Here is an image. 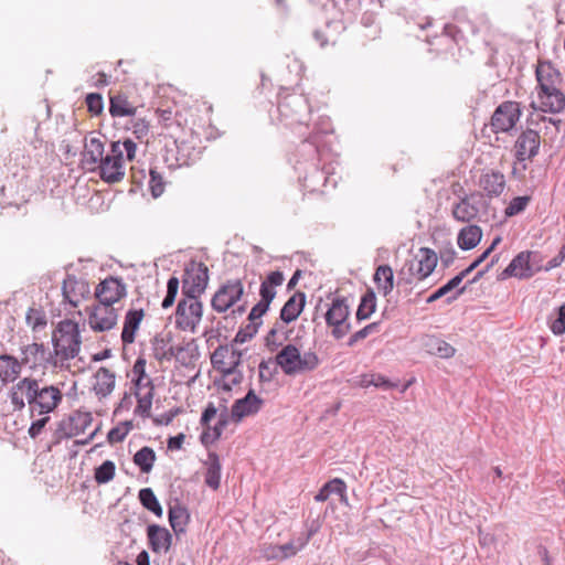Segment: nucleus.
<instances>
[{"mask_svg":"<svg viewBox=\"0 0 565 565\" xmlns=\"http://www.w3.org/2000/svg\"><path fill=\"white\" fill-rule=\"evenodd\" d=\"M374 282L377 285V289L383 296H387L392 292L394 287V274L393 269L388 265H381L374 273Z\"/></svg>","mask_w":565,"mask_h":565,"instance_id":"36","label":"nucleus"},{"mask_svg":"<svg viewBox=\"0 0 565 565\" xmlns=\"http://www.w3.org/2000/svg\"><path fill=\"white\" fill-rule=\"evenodd\" d=\"M154 113L158 117V121L168 130L170 137L171 132L180 134L183 131L179 111H173L172 108L168 107L164 109L157 108Z\"/></svg>","mask_w":565,"mask_h":565,"instance_id":"33","label":"nucleus"},{"mask_svg":"<svg viewBox=\"0 0 565 565\" xmlns=\"http://www.w3.org/2000/svg\"><path fill=\"white\" fill-rule=\"evenodd\" d=\"M478 185L480 189H482L484 198H498L505 189V177L500 171L486 170L481 173Z\"/></svg>","mask_w":565,"mask_h":565,"instance_id":"21","label":"nucleus"},{"mask_svg":"<svg viewBox=\"0 0 565 565\" xmlns=\"http://www.w3.org/2000/svg\"><path fill=\"white\" fill-rule=\"evenodd\" d=\"M222 374V388L231 391L233 386L239 385L243 381V373L238 369H225Z\"/></svg>","mask_w":565,"mask_h":565,"instance_id":"46","label":"nucleus"},{"mask_svg":"<svg viewBox=\"0 0 565 565\" xmlns=\"http://www.w3.org/2000/svg\"><path fill=\"white\" fill-rule=\"evenodd\" d=\"M109 113L113 117H131L136 115L137 106L125 94H115L109 98Z\"/></svg>","mask_w":565,"mask_h":565,"instance_id":"30","label":"nucleus"},{"mask_svg":"<svg viewBox=\"0 0 565 565\" xmlns=\"http://www.w3.org/2000/svg\"><path fill=\"white\" fill-rule=\"evenodd\" d=\"M209 282V268L194 259L186 263L182 276V296L200 299Z\"/></svg>","mask_w":565,"mask_h":565,"instance_id":"7","label":"nucleus"},{"mask_svg":"<svg viewBox=\"0 0 565 565\" xmlns=\"http://www.w3.org/2000/svg\"><path fill=\"white\" fill-rule=\"evenodd\" d=\"M189 521L190 514L185 507L174 504L169 508V522L175 535H180L185 532Z\"/></svg>","mask_w":565,"mask_h":565,"instance_id":"35","label":"nucleus"},{"mask_svg":"<svg viewBox=\"0 0 565 565\" xmlns=\"http://www.w3.org/2000/svg\"><path fill=\"white\" fill-rule=\"evenodd\" d=\"M95 377L94 390L96 395L103 397L109 395L115 387V374L103 366L97 371Z\"/></svg>","mask_w":565,"mask_h":565,"instance_id":"37","label":"nucleus"},{"mask_svg":"<svg viewBox=\"0 0 565 565\" xmlns=\"http://www.w3.org/2000/svg\"><path fill=\"white\" fill-rule=\"evenodd\" d=\"M541 145V137L534 129L523 130L514 142V156L519 162L532 161L537 154Z\"/></svg>","mask_w":565,"mask_h":565,"instance_id":"15","label":"nucleus"},{"mask_svg":"<svg viewBox=\"0 0 565 565\" xmlns=\"http://www.w3.org/2000/svg\"><path fill=\"white\" fill-rule=\"evenodd\" d=\"M49 420H50V416L46 415L42 418H39V419L32 422L29 427V431H28L30 437L36 438L42 433L43 428L49 423Z\"/></svg>","mask_w":565,"mask_h":565,"instance_id":"59","label":"nucleus"},{"mask_svg":"<svg viewBox=\"0 0 565 565\" xmlns=\"http://www.w3.org/2000/svg\"><path fill=\"white\" fill-rule=\"evenodd\" d=\"M173 356L178 362L184 366H189L194 363L199 358L198 345L194 341H190L182 347L174 349Z\"/></svg>","mask_w":565,"mask_h":565,"instance_id":"40","label":"nucleus"},{"mask_svg":"<svg viewBox=\"0 0 565 565\" xmlns=\"http://www.w3.org/2000/svg\"><path fill=\"white\" fill-rule=\"evenodd\" d=\"M482 230L475 224L462 227L457 237L458 246L463 250L475 248L481 241Z\"/></svg>","mask_w":565,"mask_h":565,"instance_id":"34","label":"nucleus"},{"mask_svg":"<svg viewBox=\"0 0 565 565\" xmlns=\"http://www.w3.org/2000/svg\"><path fill=\"white\" fill-rule=\"evenodd\" d=\"M439 257L444 267H449L454 263L456 257V250L454 249L450 243L448 244V246L440 249Z\"/></svg>","mask_w":565,"mask_h":565,"instance_id":"60","label":"nucleus"},{"mask_svg":"<svg viewBox=\"0 0 565 565\" xmlns=\"http://www.w3.org/2000/svg\"><path fill=\"white\" fill-rule=\"evenodd\" d=\"M242 351L228 347V358L226 369H238L242 363Z\"/></svg>","mask_w":565,"mask_h":565,"instance_id":"61","label":"nucleus"},{"mask_svg":"<svg viewBox=\"0 0 565 565\" xmlns=\"http://www.w3.org/2000/svg\"><path fill=\"white\" fill-rule=\"evenodd\" d=\"M311 534H308L305 539H298L297 543L291 541L280 546V561L287 559L291 556H295L299 551H301L309 542Z\"/></svg>","mask_w":565,"mask_h":565,"instance_id":"45","label":"nucleus"},{"mask_svg":"<svg viewBox=\"0 0 565 565\" xmlns=\"http://www.w3.org/2000/svg\"><path fill=\"white\" fill-rule=\"evenodd\" d=\"M25 392L23 390H18V383L12 386L10 392V401L14 407V411H22L25 407Z\"/></svg>","mask_w":565,"mask_h":565,"instance_id":"57","label":"nucleus"},{"mask_svg":"<svg viewBox=\"0 0 565 565\" xmlns=\"http://www.w3.org/2000/svg\"><path fill=\"white\" fill-rule=\"evenodd\" d=\"M264 399L256 395L254 388H249L243 398L234 402L231 409L232 419L236 423L244 417L256 415L263 407Z\"/></svg>","mask_w":565,"mask_h":565,"instance_id":"20","label":"nucleus"},{"mask_svg":"<svg viewBox=\"0 0 565 565\" xmlns=\"http://www.w3.org/2000/svg\"><path fill=\"white\" fill-rule=\"evenodd\" d=\"M530 200V196L526 195L513 198L505 209V215L513 216L523 212L527 206Z\"/></svg>","mask_w":565,"mask_h":565,"instance_id":"54","label":"nucleus"},{"mask_svg":"<svg viewBox=\"0 0 565 565\" xmlns=\"http://www.w3.org/2000/svg\"><path fill=\"white\" fill-rule=\"evenodd\" d=\"M149 189L154 199L159 198L164 191L162 177L153 169L150 170Z\"/></svg>","mask_w":565,"mask_h":565,"instance_id":"55","label":"nucleus"},{"mask_svg":"<svg viewBox=\"0 0 565 565\" xmlns=\"http://www.w3.org/2000/svg\"><path fill=\"white\" fill-rule=\"evenodd\" d=\"M202 316L203 305L201 300L182 296L175 308L174 327L183 332L195 333Z\"/></svg>","mask_w":565,"mask_h":565,"instance_id":"6","label":"nucleus"},{"mask_svg":"<svg viewBox=\"0 0 565 565\" xmlns=\"http://www.w3.org/2000/svg\"><path fill=\"white\" fill-rule=\"evenodd\" d=\"M18 390L25 392L30 413L33 416L52 413L63 399V393L54 385L43 384L42 381L24 377L18 382Z\"/></svg>","mask_w":565,"mask_h":565,"instance_id":"2","label":"nucleus"},{"mask_svg":"<svg viewBox=\"0 0 565 565\" xmlns=\"http://www.w3.org/2000/svg\"><path fill=\"white\" fill-rule=\"evenodd\" d=\"M278 365L285 375L294 376L318 369L320 359L313 351H307L303 354L295 344L285 345L275 356Z\"/></svg>","mask_w":565,"mask_h":565,"instance_id":"3","label":"nucleus"},{"mask_svg":"<svg viewBox=\"0 0 565 565\" xmlns=\"http://www.w3.org/2000/svg\"><path fill=\"white\" fill-rule=\"evenodd\" d=\"M25 320L33 331L42 330L47 324L46 313L42 308H29Z\"/></svg>","mask_w":565,"mask_h":565,"instance_id":"43","label":"nucleus"},{"mask_svg":"<svg viewBox=\"0 0 565 565\" xmlns=\"http://www.w3.org/2000/svg\"><path fill=\"white\" fill-rule=\"evenodd\" d=\"M180 281L177 277H170L167 282V294L166 297L162 300V308L167 309L171 307L175 300V297L178 295Z\"/></svg>","mask_w":565,"mask_h":565,"instance_id":"52","label":"nucleus"},{"mask_svg":"<svg viewBox=\"0 0 565 565\" xmlns=\"http://www.w3.org/2000/svg\"><path fill=\"white\" fill-rule=\"evenodd\" d=\"M244 287L241 279H230L214 294L211 306L222 313L233 307L243 296Z\"/></svg>","mask_w":565,"mask_h":565,"instance_id":"13","label":"nucleus"},{"mask_svg":"<svg viewBox=\"0 0 565 565\" xmlns=\"http://www.w3.org/2000/svg\"><path fill=\"white\" fill-rule=\"evenodd\" d=\"M320 137L319 132L310 134L297 149L299 159L296 161V169L299 172L302 188L309 193L320 191L328 180L326 172L318 164Z\"/></svg>","mask_w":565,"mask_h":565,"instance_id":"1","label":"nucleus"},{"mask_svg":"<svg viewBox=\"0 0 565 565\" xmlns=\"http://www.w3.org/2000/svg\"><path fill=\"white\" fill-rule=\"evenodd\" d=\"M424 347L429 354L441 359L452 358L456 353V349L452 345L436 335L425 337Z\"/></svg>","mask_w":565,"mask_h":565,"instance_id":"32","label":"nucleus"},{"mask_svg":"<svg viewBox=\"0 0 565 565\" xmlns=\"http://www.w3.org/2000/svg\"><path fill=\"white\" fill-rule=\"evenodd\" d=\"M143 509L151 511L159 518L162 516V507L150 488H143Z\"/></svg>","mask_w":565,"mask_h":565,"instance_id":"49","label":"nucleus"},{"mask_svg":"<svg viewBox=\"0 0 565 565\" xmlns=\"http://www.w3.org/2000/svg\"><path fill=\"white\" fill-rule=\"evenodd\" d=\"M376 308V296L372 289H367V291L362 296L360 305L356 310V319L359 321L367 319Z\"/></svg>","mask_w":565,"mask_h":565,"instance_id":"41","label":"nucleus"},{"mask_svg":"<svg viewBox=\"0 0 565 565\" xmlns=\"http://www.w3.org/2000/svg\"><path fill=\"white\" fill-rule=\"evenodd\" d=\"M85 103L87 106V110L93 116H98L104 110V100L103 96L99 93H89L85 97Z\"/></svg>","mask_w":565,"mask_h":565,"instance_id":"50","label":"nucleus"},{"mask_svg":"<svg viewBox=\"0 0 565 565\" xmlns=\"http://www.w3.org/2000/svg\"><path fill=\"white\" fill-rule=\"evenodd\" d=\"M89 327L96 332H104L113 329L118 319L117 310L108 305L99 303L86 307Z\"/></svg>","mask_w":565,"mask_h":565,"instance_id":"14","label":"nucleus"},{"mask_svg":"<svg viewBox=\"0 0 565 565\" xmlns=\"http://www.w3.org/2000/svg\"><path fill=\"white\" fill-rule=\"evenodd\" d=\"M437 262L438 256L433 249L420 247L415 259L409 263L408 270L418 280H424L434 271Z\"/></svg>","mask_w":565,"mask_h":565,"instance_id":"19","label":"nucleus"},{"mask_svg":"<svg viewBox=\"0 0 565 565\" xmlns=\"http://www.w3.org/2000/svg\"><path fill=\"white\" fill-rule=\"evenodd\" d=\"M277 333V329L273 328L266 335V345L270 351L277 350L282 344L284 339H278Z\"/></svg>","mask_w":565,"mask_h":565,"instance_id":"64","label":"nucleus"},{"mask_svg":"<svg viewBox=\"0 0 565 565\" xmlns=\"http://www.w3.org/2000/svg\"><path fill=\"white\" fill-rule=\"evenodd\" d=\"M202 134L194 129H191L189 138H183L181 132H171V138L174 139L177 148L175 160L179 166H190L200 160L203 149L205 148L202 142Z\"/></svg>","mask_w":565,"mask_h":565,"instance_id":"8","label":"nucleus"},{"mask_svg":"<svg viewBox=\"0 0 565 565\" xmlns=\"http://www.w3.org/2000/svg\"><path fill=\"white\" fill-rule=\"evenodd\" d=\"M62 295L64 301H67L75 308L82 300L89 297L90 288L84 278H78L75 275L67 274L63 280Z\"/></svg>","mask_w":565,"mask_h":565,"instance_id":"18","label":"nucleus"},{"mask_svg":"<svg viewBox=\"0 0 565 565\" xmlns=\"http://www.w3.org/2000/svg\"><path fill=\"white\" fill-rule=\"evenodd\" d=\"M205 483L213 490H217L221 483V462L217 454L209 452Z\"/></svg>","mask_w":565,"mask_h":565,"instance_id":"38","label":"nucleus"},{"mask_svg":"<svg viewBox=\"0 0 565 565\" xmlns=\"http://www.w3.org/2000/svg\"><path fill=\"white\" fill-rule=\"evenodd\" d=\"M537 253L524 250L519 253L508 265V267L500 274L499 279L504 280L509 277L519 279H529L540 271L542 267L535 260Z\"/></svg>","mask_w":565,"mask_h":565,"instance_id":"12","label":"nucleus"},{"mask_svg":"<svg viewBox=\"0 0 565 565\" xmlns=\"http://www.w3.org/2000/svg\"><path fill=\"white\" fill-rule=\"evenodd\" d=\"M54 352L62 360H72L81 349V332L78 324L72 320L61 321L52 338Z\"/></svg>","mask_w":565,"mask_h":565,"instance_id":"5","label":"nucleus"},{"mask_svg":"<svg viewBox=\"0 0 565 565\" xmlns=\"http://www.w3.org/2000/svg\"><path fill=\"white\" fill-rule=\"evenodd\" d=\"M148 541L156 553L167 552L170 548L172 535L168 529L152 524L147 529Z\"/></svg>","mask_w":565,"mask_h":565,"instance_id":"25","label":"nucleus"},{"mask_svg":"<svg viewBox=\"0 0 565 565\" xmlns=\"http://www.w3.org/2000/svg\"><path fill=\"white\" fill-rule=\"evenodd\" d=\"M326 484H327V489L330 492V494L337 493V494H340L341 497L344 495L347 486H345L344 481H342L341 479L335 478V479L327 482Z\"/></svg>","mask_w":565,"mask_h":565,"instance_id":"63","label":"nucleus"},{"mask_svg":"<svg viewBox=\"0 0 565 565\" xmlns=\"http://www.w3.org/2000/svg\"><path fill=\"white\" fill-rule=\"evenodd\" d=\"M489 256V250H484L477 259H475L466 269L460 271L458 276L461 280L472 273L481 263H483Z\"/></svg>","mask_w":565,"mask_h":565,"instance_id":"62","label":"nucleus"},{"mask_svg":"<svg viewBox=\"0 0 565 565\" xmlns=\"http://www.w3.org/2000/svg\"><path fill=\"white\" fill-rule=\"evenodd\" d=\"M51 353L43 343H31L21 348V364L35 369L51 361Z\"/></svg>","mask_w":565,"mask_h":565,"instance_id":"23","label":"nucleus"},{"mask_svg":"<svg viewBox=\"0 0 565 565\" xmlns=\"http://www.w3.org/2000/svg\"><path fill=\"white\" fill-rule=\"evenodd\" d=\"M537 79V90L548 92L559 88L562 75L551 62L539 63L535 71Z\"/></svg>","mask_w":565,"mask_h":565,"instance_id":"22","label":"nucleus"},{"mask_svg":"<svg viewBox=\"0 0 565 565\" xmlns=\"http://www.w3.org/2000/svg\"><path fill=\"white\" fill-rule=\"evenodd\" d=\"M305 305H306L305 292H301V291L295 292L281 308L280 319L285 323H290V322L295 321L301 313Z\"/></svg>","mask_w":565,"mask_h":565,"instance_id":"28","label":"nucleus"},{"mask_svg":"<svg viewBox=\"0 0 565 565\" xmlns=\"http://www.w3.org/2000/svg\"><path fill=\"white\" fill-rule=\"evenodd\" d=\"M171 341V332H161L153 338L151 341V351L157 360H171V358H173L174 348Z\"/></svg>","mask_w":565,"mask_h":565,"instance_id":"29","label":"nucleus"},{"mask_svg":"<svg viewBox=\"0 0 565 565\" xmlns=\"http://www.w3.org/2000/svg\"><path fill=\"white\" fill-rule=\"evenodd\" d=\"M487 206L484 194L480 191L471 193H462L458 195V200L454 202L451 215L454 220L460 223H469L479 216L482 207Z\"/></svg>","mask_w":565,"mask_h":565,"instance_id":"9","label":"nucleus"},{"mask_svg":"<svg viewBox=\"0 0 565 565\" xmlns=\"http://www.w3.org/2000/svg\"><path fill=\"white\" fill-rule=\"evenodd\" d=\"M93 422L92 414L88 412H74L66 420H61L56 428L58 439L71 438L85 433Z\"/></svg>","mask_w":565,"mask_h":565,"instance_id":"17","label":"nucleus"},{"mask_svg":"<svg viewBox=\"0 0 565 565\" xmlns=\"http://www.w3.org/2000/svg\"><path fill=\"white\" fill-rule=\"evenodd\" d=\"M277 110L279 120L292 129L306 125L310 117V107L307 98L297 93H288L280 96Z\"/></svg>","mask_w":565,"mask_h":565,"instance_id":"4","label":"nucleus"},{"mask_svg":"<svg viewBox=\"0 0 565 565\" xmlns=\"http://www.w3.org/2000/svg\"><path fill=\"white\" fill-rule=\"evenodd\" d=\"M269 309V305L263 301H258L250 310L248 315V321H262V317Z\"/></svg>","mask_w":565,"mask_h":565,"instance_id":"58","label":"nucleus"},{"mask_svg":"<svg viewBox=\"0 0 565 565\" xmlns=\"http://www.w3.org/2000/svg\"><path fill=\"white\" fill-rule=\"evenodd\" d=\"M122 426L124 427H114L111 428L108 434H107V440L109 444H116V443H120L125 439L126 435L129 433L132 424L131 422H124L122 423Z\"/></svg>","mask_w":565,"mask_h":565,"instance_id":"53","label":"nucleus"},{"mask_svg":"<svg viewBox=\"0 0 565 565\" xmlns=\"http://www.w3.org/2000/svg\"><path fill=\"white\" fill-rule=\"evenodd\" d=\"M350 316V307L344 297H337L324 315L326 322L332 328L331 334L334 339L340 340L349 333L351 326L348 322Z\"/></svg>","mask_w":565,"mask_h":565,"instance_id":"11","label":"nucleus"},{"mask_svg":"<svg viewBox=\"0 0 565 565\" xmlns=\"http://www.w3.org/2000/svg\"><path fill=\"white\" fill-rule=\"evenodd\" d=\"M20 360L10 354L0 355V380L3 383L15 381L21 373Z\"/></svg>","mask_w":565,"mask_h":565,"instance_id":"31","label":"nucleus"},{"mask_svg":"<svg viewBox=\"0 0 565 565\" xmlns=\"http://www.w3.org/2000/svg\"><path fill=\"white\" fill-rule=\"evenodd\" d=\"M132 373H134L132 384H134V388H135L134 395L136 398V407H135L134 413L137 415V414H141V394H140V390H141V354L138 355L137 359L135 360Z\"/></svg>","mask_w":565,"mask_h":565,"instance_id":"42","label":"nucleus"},{"mask_svg":"<svg viewBox=\"0 0 565 565\" xmlns=\"http://www.w3.org/2000/svg\"><path fill=\"white\" fill-rule=\"evenodd\" d=\"M99 177L107 183H115L120 181L124 175L122 162H117L114 158L104 157L99 163Z\"/></svg>","mask_w":565,"mask_h":565,"instance_id":"26","label":"nucleus"},{"mask_svg":"<svg viewBox=\"0 0 565 565\" xmlns=\"http://www.w3.org/2000/svg\"><path fill=\"white\" fill-rule=\"evenodd\" d=\"M522 115L521 106L518 102L505 100L501 103L493 111L490 119V127L494 134L510 132L519 122Z\"/></svg>","mask_w":565,"mask_h":565,"instance_id":"10","label":"nucleus"},{"mask_svg":"<svg viewBox=\"0 0 565 565\" xmlns=\"http://www.w3.org/2000/svg\"><path fill=\"white\" fill-rule=\"evenodd\" d=\"M141 322V309L129 310L125 317L124 328L121 332V341L124 345V358L127 354V345L135 340L136 331Z\"/></svg>","mask_w":565,"mask_h":565,"instance_id":"27","label":"nucleus"},{"mask_svg":"<svg viewBox=\"0 0 565 565\" xmlns=\"http://www.w3.org/2000/svg\"><path fill=\"white\" fill-rule=\"evenodd\" d=\"M126 295V286L121 279L109 276L95 288V299L99 303L111 306Z\"/></svg>","mask_w":565,"mask_h":565,"instance_id":"16","label":"nucleus"},{"mask_svg":"<svg viewBox=\"0 0 565 565\" xmlns=\"http://www.w3.org/2000/svg\"><path fill=\"white\" fill-rule=\"evenodd\" d=\"M539 109L543 113L558 114L565 108V95L557 88L548 92L537 90Z\"/></svg>","mask_w":565,"mask_h":565,"instance_id":"24","label":"nucleus"},{"mask_svg":"<svg viewBox=\"0 0 565 565\" xmlns=\"http://www.w3.org/2000/svg\"><path fill=\"white\" fill-rule=\"evenodd\" d=\"M228 345H218L211 355V363L213 367L222 372L227 366Z\"/></svg>","mask_w":565,"mask_h":565,"instance_id":"47","label":"nucleus"},{"mask_svg":"<svg viewBox=\"0 0 565 565\" xmlns=\"http://www.w3.org/2000/svg\"><path fill=\"white\" fill-rule=\"evenodd\" d=\"M462 282V280L460 279V277L458 275H456L454 278H451L447 284H445L444 286H441L440 288H438L435 292H433L428 298H427V303H431L445 296H447L449 292H451L454 289L458 288L459 285Z\"/></svg>","mask_w":565,"mask_h":565,"instance_id":"48","label":"nucleus"},{"mask_svg":"<svg viewBox=\"0 0 565 565\" xmlns=\"http://www.w3.org/2000/svg\"><path fill=\"white\" fill-rule=\"evenodd\" d=\"M379 327H380L379 322H372V323L365 326L364 328H362L361 330L356 331L355 333H353L350 337V339L348 341V345L349 347H353L356 342L365 339L369 334H371L373 332H376Z\"/></svg>","mask_w":565,"mask_h":565,"instance_id":"56","label":"nucleus"},{"mask_svg":"<svg viewBox=\"0 0 565 565\" xmlns=\"http://www.w3.org/2000/svg\"><path fill=\"white\" fill-rule=\"evenodd\" d=\"M104 143L98 138H90L85 143L83 152L84 162L86 164L95 166L104 158Z\"/></svg>","mask_w":565,"mask_h":565,"instance_id":"39","label":"nucleus"},{"mask_svg":"<svg viewBox=\"0 0 565 565\" xmlns=\"http://www.w3.org/2000/svg\"><path fill=\"white\" fill-rule=\"evenodd\" d=\"M116 466L111 460H105L100 466L95 468L94 478L98 484H104L113 480L115 477Z\"/></svg>","mask_w":565,"mask_h":565,"instance_id":"44","label":"nucleus"},{"mask_svg":"<svg viewBox=\"0 0 565 565\" xmlns=\"http://www.w3.org/2000/svg\"><path fill=\"white\" fill-rule=\"evenodd\" d=\"M276 361L263 360L258 365V376L260 382H270L274 375L277 373Z\"/></svg>","mask_w":565,"mask_h":565,"instance_id":"51","label":"nucleus"}]
</instances>
